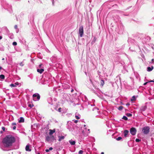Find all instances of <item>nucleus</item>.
Returning <instances> with one entry per match:
<instances>
[{
    "label": "nucleus",
    "instance_id": "1",
    "mask_svg": "<svg viewBox=\"0 0 154 154\" xmlns=\"http://www.w3.org/2000/svg\"><path fill=\"white\" fill-rule=\"evenodd\" d=\"M15 141V137L11 135L6 136L2 140V143L5 147H9L12 145Z\"/></svg>",
    "mask_w": 154,
    "mask_h": 154
},
{
    "label": "nucleus",
    "instance_id": "2",
    "mask_svg": "<svg viewBox=\"0 0 154 154\" xmlns=\"http://www.w3.org/2000/svg\"><path fill=\"white\" fill-rule=\"evenodd\" d=\"M45 140L46 141L48 142L51 143L53 142L54 140H55L56 139L54 138V137L53 135H50V136H47L46 137Z\"/></svg>",
    "mask_w": 154,
    "mask_h": 154
},
{
    "label": "nucleus",
    "instance_id": "3",
    "mask_svg": "<svg viewBox=\"0 0 154 154\" xmlns=\"http://www.w3.org/2000/svg\"><path fill=\"white\" fill-rule=\"evenodd\" d=\"M149 128L148 126H145L143 127L142 129V131L144 134L146 135L149 132Z\"/></svg>",
    "mask_w": 154,
    "mask_h": 154
},
{
    "label": "nucleus",
    "instance_id": "4",
    "mask_svg": "<svg viewBox=\"0 0 154 154\" xmlns=\"http://www.w3.org/2000/svg\"><path fill=\"white\" fill-rule=\"evenodd\" d=\"M32 97L34 101H37L40 99V96L38 93H35L33 95Z\"/></svg>",
    "mask_w": 154,
    "mask_h": 154
},
{
    "label": "nucleus",
    "instance_id": "5",
    "mask_svg": "<svg viewBox=\"0 0 154 154\" xmlns=\"http://www.w3.org/2000/svg\"><path fill=\"white\" fill-rule=\"evenodd\" d=\"M79 32L80 37H82L84 33L83 27V26H81L79 27Z\"/></svg>",
    "mask_w": 154,
    "mask_h": 154
},
{
    "label": "nucleus",
    "instance_id": "6",
    "mask_svg": "<svg viewBox=\"0 0 154 154\" xmlns=\"http://www.w3.org/2000/svg\"><path fill=\"white\" fill-rule=\"evenodd\" d=\"M130 132L132 135H135L136 134L137 130L135 128H132L130 129Z\"/></svg>",
    "mask_w": 154,
    "mask_h": 154
},
{
    "label": "nucleus",
    "instance_id": "7",
    "mask_svg": "<svg viewBox=\"0 0 154 154\" xmlns=\"http://www.w3.org/2000/svg\"><path fill=\"white\" fill-rule=\"evenodd\" d=\"M147 108V106L146 105H144L142 106L140 108V110L142 111H145Z\"/></svg>",
    "mask_w": 154,
    "mask_h": 154
},
{
    "label": "nucleus",
    "instance_id": "8",
    "mask_svg": "<svg viewBox=\"0 0 154 154\" xmlns=\"http://www.w3.org/2000/svg\"><path fill=\"white\" fill-rule=\"evenodd\" d=\"M49 134L50 135H52L54 133H55V129H54L53 130L51 129H50L49 130Z\"/></svg>",
    "mask_w": 154,
    "mask_h": 154
},
{
    "label": "nucleus",
    "instance_id": "9",
    "mask_svg": "<svg viewBox=\"0 0 154 154\" xmlns=\"http://www.w3.org/2000/svg\"><path fill=\"white\" fill-rule=\"evenodd\" d=\"M48 102L51 105H53V103H52V100L51 97H49L47 99Z\"/></svg>",
    "mask_w": 154,
    "mask_h": 154
},
{
    "label": "nucleus",
    "instance_id": "10",
    "mask_svg": "<svg viewBox=\"0 0 154 154\" xmlns=\"http://www.w3.org/2000/svg\"><path fill=\"white\" fill-rule=\"evenodd\" d=\"M18 83L17 82H16L14 84H11L10 86L11 87H15L17 86V85H18Z\"/></svg>",
    "mask_w": 154,
    "mask_h": 154
},
{
    "label": "nucleus",
    "instance_id": "11",
    "mask_svg": "<svg viewBox=\"0 0 154 154\" xmlns=\"http://www.w3.org/2000/svg\"><path fill=\"white\" fill-rule=\"evenodd\" d=\"M129 133V131L128 130H125L124 131V136L125 137H126Z\"/></svg>",
    "mask_w": 154,
    "mask_h": 154
},
{
    "label": "nucleus",
    "instance_id": "12",
    "mask_svg": "<svg viewBox=\"0 0 154 154\" xmlns=\"http://www.w3.org/2000/svg\"><path fill=\"white\" fill-rule=\"evenodd\" d=\"M24 119L23 118L21 117L18 120L19 123L23 122H24Z\"/></svg>",
    "mask_w": 154,
    "mask_h": 154
},
{
    "label": "nucleus",
    "instance_id": "13",
    "mask_svg": "<svg viewBox=\"0 0 154 154\" xmlns=\"http://www.w3.org/2000/svg\"><path fill=\"white\" fill-rule=\"evenodd\" d=\"M44 69L43 68L41 69H38L37 71L40 73H42L44 71Z\"/></svg>",
    "mask_w": 154,
    "mask_h": 154
},
{
    "label": "nucleus",
    "instance_id": "14",
    "mask_svg": "<svg viewBox=\"0 0 154 154\" xmlns=\"http://www.w3.org/2000/svg\"><path fill=\"white\" fill-rule=\"evenodd\" d=\"M58 137L59 138L58 140L59 141H60L62 140H63L65 138V137L63 136H58Z\"/></svg>",
    "mask_w": 154,
    "mask_h": 154
},
{
    "label": "nucleus",
    "instance_id": "15",
    "mask_svg": "<svg viewBox=\"0 0 154 154\" xmlns=\"http://www.w3.org/2000/svg\"><path fill=\"white\" fill-rule=\"evenodd\" d=\"M25 149L26 151H31V149H29V146L28 145L26 146Z\"/></svg>",
    "mask_w": 154,
    "mask_h": 154
},
{
    "label": "nucleus",
    "instance_id": "16",
    "mask_svg": "<svg viewBox=\"0 0 154 154\" xmlns=\"http://www.w3.org/2000/svg\"><path fill=\"white\" fill-rule=\"evenodd\" d=\"M69 142L71 145H74L75 144V142L72 140H71L69 141Z\"/></svg>",
    "mask_w": 154,
    "mask_h": 154
},
{
    "label": "nucleus",
    "instance_id": "17",
    "mask_svg": "<svg viewBox=\"0 0 154 154\" xmlns=\"http://www.w3.org/2000/svg\"><path fill=\"white\" fill-rule=\"evenodd\" d=\"M153 69V67L152 66L151 67H148L147 68V71L148 72L151 71Z\"/></svg>",
    "mask_w": 154,
    "mask_h": 154
},
{
    "label": "nucleus",
    "instance_id": "18",
    "mask_svg": "<svg viewBox=\"0 0 154 154\" xmlns=\"http://www.w3.org/2000/svg\"><path fill=\"white\" fill-rule=\"evenodd\" d=\"M104 80L103 79H101V81H100V86L101 87H103V85H104Z\"/></svg>",
    "mask_w": 154,
    "mask_h": 154
},
{
    "label": "nucleus",
    "instance_id": "19",
    "mask_svg": "<svg viewBox=\"0 0 154 154\" xmlns=\"http://www.w3.org/2000/svg\"><path fill=\"white\" fill-rule=\"evenodd\" d=\"M136 100V97H135V96H133L132 97V98H131V101H135V100Z\"/></svg>",
    "mask_w": 154,
    "mask_h": 154
},
{
    "label": "nucleus",
    "instance_id": "20",
    "mask_svg": "<svg viewBox=\"0 0 154 154\" xmlns=\"http://www.w3.org/2000/svg\"><path fill=\"white\" fill-rule=\"evenodd\" d=\"M5 78V77L4 75H0V78L2 79H4Z\"/></svg>",
    "mask_w": 154,
    "mask_h": 154
},
{
    "label": "nucleus",
    "instance_id": "21",
    "mask_svg": "<svg viewBox=\"0 0 154 154\" xmlns=\"http://www.w3.org/2000/svg\"><path fill=\"white\" fill-rule=\"evenodd\" d=\"M126 115L128 117H131L132 116V114L130 113H127L126 114Z\"/></svg>",
    "mask_w": 154,
    "mask_h": 154
},
{
    "label": "nucleus",
    "instance_id": "22",
    "mask_svg": "<svg viewBox=\"0 0 154 154\" xmlns=\"http://www.w3.org/2000/svg\"><path fill=\"white\" fill-rule=\"evenodd\" d=\"M86 126L85 125H84V130L83 131V133H84V132H85V131L87 130V128L86 127Z\"/></svg>",
    "mask_w": 154,
    "mask_h": 154
},
{
    "label": "nucleus",
    "instance_id": "23",
    "mask_svg": "<svg viewBox=\"0 0 154 154\" xmlns=\"http://www.w3.org/2000/svg\"><path fill=\"white\" fill-rule=\"evenodd\" d=\"M122 119L125 120H127L128 119V118L125 116H124L122 118Z\"/></svg>",
    "mask_w": 154,
    "mask_h": 154
},
{
    "label": "nucleus",
    "instance_id": "24",
    "mask_svg": "<svg viewBox=\"0 0 154 154\" xmlns=\"http://www.w3.org/2000/svg\"><path fill=\"white\" fill-rule=\"evenodd\" d=\"M123 108V107L122 106H120L118 107V109L119 110H121Z\"/></svg>",
    "mask_w": 154,
    "mask_h": 154
},
{
    "label": "nucleus",
    "instance_id": "25",
    "mask_svg": "<svg viewBox=\"0 0 154 154\" xmlns=\"http://www.w3.org/2000/svg\"><path fill=\"white\" fill-rule=\"evenodd\" d=\"M90 129H87L86 131H85V132H86L87 134H88L90 132Z\"/></svg>",
    "mask_w": 154,
    "mask_h": 154
},
{
    "label": "nucleus",
    "instance_id": "26",
    "mask_svg": "<svg viewBox=\"0 0 154 154\" xmlns=\"http://www.w3.org/2000/svg\"><path fill=\"white\" fill-rule=\"evenodd\" d=\"M122 139V137H119L116 138V140L119 141Z\"/></svg>",
    "mask_w": 154,
    "mask_h": 154
},
{
    "label": "nucleus",
    "instance_id": "27",
    "mask_svg": "<svg viewBox=\"0 0 154 154\" xmlns=\"http://www.w3.org/2000/svg\"><path fill=\"white\" fill-rule=\"evenodd\" d=\"M83 153V151L82 150H80L79 152V154H82Z\"/></svg>",
    "mask_w": 154,
    "mask_h": 154
},
{
    "label": "nucleus",
    "instance_id": "28",
    "mask_svg": "<svg viewBox=\"0 0 154 154\" xmlns=\"http://www.w3.org/2000/svg\"><path fill=\"white\" fill-rule=\"evenodd\" d=\"M141 141V140L140 139H139L137 138L135 140V141L136 142H139Z\"/></svg>",
    "mask_w": 154,
    "mask_h": 154
},
{
    "label": "nucleus",
    "instance_id": "29",
    "mask_svg": "<svg viewBox=\"0 0 154 154\" xmlns=\"http://www.w3.org/2000/svg\"><path fill=\"white\" fill-rule=\"evenodd\" d=\"M12 44L13 45L15 46L17 45V43L16 42H14Z\"/></svg>",
    "mask_w": 154,
    "mask_h": 154
},
{
    "label": "nucleus",
    "instance_id": "30",
    "mask_svg": "<svg viewBox=\"0 0 154 154\" xmlns=\"http://www.w3.org/2000/svg\"><path fill=\"white\" fill-rule=\"evenodd\" d=\"M19 64L20 66H23L24 65V64L23 63V62H21Z\"/></svg>",
    "mask_w": 154,
    "mask_h": 154
},
{
    "label": "nucleus",
    "instance_id": "31",
    "mask_svg": "<svg viewBox=\"0 0 154 154\" xmlns=\"http://www.w3.org/2000/svg\"><path fill=\"white\" fill-rule=\"evenodd\" d=\"M75 117L77 119H80V117H79V116H75Z\"/></svg>",
    "mask_w": 154,
    "mask_h": 154
},
{
    "label": "nucleus",
    "instance_id": "32",
    "mask_svg": "<svg viewBox=\"0 0 154 154\" xmlns=\"http://www.w3.org/2000/svg\"><path fill=\"white\" fill-rule=\"evenodd\" d=\"M2 129L3 130V131H5V128L4 127H2Z\"/></svg>",
    "mask_w": 154,
    "mask_h": 154
},
{
    "label": "nucleus",
    "instance_id": "33",
    "mask_svg": "<svg viewBox=\"0 0 154 154\" xmlns=\"http://www.w3.org/2000/svg\"><path fill=\"white\" fill-rule=\"evenodd\" d=\"M150 63H154V59H152V60L150 62Z\"/></svg>",
    "mask_w": 154,
    "mask_h": 154
},
{
    "label": "nucleus",
    "instance_id": "34",
    "mask_svg": "<svg viewBox=\"0 0 154 154\" xmlns=\"http://www.w3.org/2000/svg\"><path fill=\"white\" fill-rule=\"evenodd\" d=\"M12 125L15 126L16 125V124L15 122H14V123H12Z\"/></svg>",
    "mask_w": 154,
    "mask_h": 154
},
{
    "label": "nucleus",
    "instance_id": "35",
    "mask_svg": "<svg viewBox=\"0 0 154 154\" xmlns=\"http://www.w3.org/2000/svg\"><path fill=\"white\" fill-rule=\"evenodd\" d=\"M53 149V148L51 147L50 148H49V149H48V150H49V151L50 150H51Z\"/></svg>",
    "mask_w": 154,
    "mask_h": 154
},
{
    "label": "nucleus",
    "instance_id": "36",
    "mask_svg": "<svg viewBox=\"0 0 154 154\" xmlns=\"http://www.w3.org/2000/svg\"><path fill=\"white\" fill-rule=\"evenodd\" d=\"M61 108H59V109H58V111L59 112H61Z\"/></svg>",
    "mask_w": 154,
    "mask_h": 154
},
{
    "label": "nucleus",
    "instance_id": "37",
    "mask_svg": "<svg viewBox=\"0 0 154 154\" xmlns=\"http://www.w3.org/2000/svg\"><path fill=\"white\" fill-rule=\"evenodd\" d=\"M16 128V127L15 126H14L13 127V128L14 130H15Z\"/></svg>",
    "mask_w": 154,
    "mask_h": 154
},
{
    "label": "nucleus",
    "instance_id": "38",
    "mask_svg": "<svg viewBox=\"0 0 154 154\" xmlns=\"http://www.w3.org/2000/svg\"><path fill=\"white\" fill-rule=\"evenodd\" d=\"M28 106L29 107H30L31 108L32 107V105L31 104H29V105H28Z\"/></svg>",
    "mask_w": 154,
    "mask_h": 154
},
{
    "label": "nucleus",
    "instance_id": "39",
    "mask_svg": "<svg viewBox=\"0 0 154 154\" xmlns=\"http://www.w3.org/2000/svg\"><path fill=\"white\" fill-rule=\"evenodd\" d=\"M17 25H15V26H14V28L16 29H17Z\"/></svg>",
    "mask_w": 154,
    "mask_h": 154
},
{
    "label": "nucleus",
    "instance_id": "40",
    "mask_svg": "<svg viewBox=\"0 0 154 154\" xmlns=\"http://www.w3.org/2000/svg\"><path fill=\"white\" fill-rule=\"evenodd\" d=\"M126 105L127 106H128L130 105V104L129 103H127L126 104Z\"/></svg>",
    "mask_w": 154,
    "mask_h": 154
},
{
    "label": "nucleus",
    "instance_id": "41",
    "mask_svg": "<svg viewBox=\"0 0 154 154\" xmlns=\"http://www.w3.org/2000/svg\"><path fill=\"white\" fill-rule=\"evenodd\" d=\"M78 122V120H75L74 121V122L75 123H76Z\"/></svg>",
    "mask_w": 154,
    "mask_h": 154
},
{
    "label": "nucleus",
    "instance_id": "42",
    "mask_svg": "<svg viewBox=\"0 0 154 154\" xmlns=\"http://www.w3.org/2000/svg\"><path fill=\"white\" fill-rule=\"evenodd\" d=\"M45 151L47 152H48L49 151L48 149H46L45 150Z\"/></svg>",
    "mask_w": 154,
    "mask_h": 154
},
{
    "label": "nucleus",
    "instance_id": "43",
    "mask_svg": "<svg viewBox=\"0 0 154 154\" xmlns=\"http://www.w3.org/2000/svg\"><path fill=\"white\" fill-rule=\"evenodd\" d=\"M11 38H12L13 37V34H12L11 36Z\"/></svg>",
    "mask_w": 154,
    "mask_h": 154
},
{
    "label": "nucleus",
    "instance_id": "44",
    "mask_svg": "<svg viewBox=\"0 0 154 154\" xmlns=\"http://www.w3.org/2000/svg\"><path fill=\"white\" fill-rule=\"evenodd\" d=\"M74 91V90L73 89H72L71 90V92H72Z\"/></svg>",
    "mask_w": 154,
    "mask_h": 154
},
{
    "label": "nucleus",
    "instance_id": "45",
    "mask_svg": "<svg viewBox=\"0 0 154 154\" xmlns=\"http://www.w3.org/2000/svg\"><path fill=\"white\" fill-rule=\"evenodd\" d=\"M2 69V67H1V66H0V70H1V69ZM1 71V70H0V72Z\"/></svg>",
    "mask_w": 154,
    "mask_h": 154
},
{
    "label": "nucleus",
    "instance_id": "46",
    "mask_svg": "<svg viewBox=\"0 0 154 154\" xmlns=\"http://www.w3.org/2000/svg\"><path fill=\"white\" fill-rule=\"evenodd\" d=\"M42 65V64H40L39 65V66L40 67H41V66Z\"/></svg>",
    "mask_w": 154,
    "mask_h": 154
},
{
    "label": "nucleus",
    "instance_id": "47",
    "mask_svg": "<svg viewBox=\"0 0 154 154\" xmlns=\"http://www.w3.org/2000/svg\"><path fill=\"white\" fill-rule=\"evenodd\" d=\"M150 82H154V79L152 81H151Z\"/></svg>",
    "mask_w": 154,
    "mask_h": 154
},
{
    "label": "nucleus",
    "instance_id": "48",
    "mask_svg": "<svg viewBox=\"0 0 154 154\" xmlns=\"http://www.w3.org/2000/svg\"><path fill=\"white\" fill-rule=\"evenodd\" d=\"M16 32L17 33L18 32V29H17Z\"/></svg>",
    "mask_w": 154,
    "mask_h": 154
},
{
    "label": "nucleus",
    "instance_id": "49",
    "mask_svg": "<svg viewBox=\"0 0 154 154\" xmlns=\"http://www.w3.org/2000/svg\"><path fill=\"white\" fill-rule=\"evenodd\" d=\"M147 83V82H146V83H144V85H146V84Z\"/></svg>",
    "mask_w": 154,
    "mask_h": 154
},
{
    "label": "nucleus",
    "instance_id": "50",
    "mask_svg": "<svg viewBox=\"0 0 154 154\" xmlns=\"http://www.w3.org/2000/svg\"><path fill=\"white\" fill-rule=\"evenodd\" d=\"M2 38V37L1 36H0V39H1Z\"/></svg>",
    "mask_w": 154,
    "mask_h": 154
},
{
    "label": "nucleus",
    "instance_id": "51",
    "mask_svg": "<svg viewBox=\"0 0 154 154\" xmlns=\"http://www.w3.org/2000/svg\"><path fill=\"white\" fill-rule=\"evenodd\" d=\"M101 154H104V152H101Z\"/></svg>",
    "mask_w": 154,
    "mask_h": 154
},
{
    "label": "nucleus",
    "instance_id": "52",
    "mask_svg": "<svg viewBox=\"0 0 154 154\" xmlns=\"http://www.w3.org/2000/svg\"><path fill=\"white\" fill-rule=\"evenodd\" d=\"M5 60V59L4 58H3L2 59V60Z\"/></svg>",
    "mask_w": 154,
    "mask_h": 154
},
{
    "label": "nucleus",
    "instance_id": "53",
    "mask_svg": "<svg viewBox=\"0 0 154 154\" xmlns=\"http://www.w3.org/2000/svg\"><path fill=\"white\" fill-rule=\"evenodd\" d=\"M0 132H1V133H2V131H0Z\"/></svg>",
    "mask_w": 154,
    "mask_h": 154
},
{
    "label": "nucleus",
    "instance_id": "54",
    "mask_svg": "<svg viewBox=\"0 0 154 154\" xmlns=\"http://www.w3.org/2000/svg\"><path fill=\"white\" fill-rule=\"evenodd\" d=\"M52 2L53 4H54V2H53V1H52Z\"/></svg>",
    "mask_w": 154,
    "mask_h": 154
},
{
    "label": "nucleus",
    "instance_id": "55",
    "mask_svg": "<svg viewBox=\"0 0 154 154\" xmlns=\"http://www.w3.org/2000/svg\"><path fill=\"white\" fill-rule=\"evenodd\" d=\"M64 95H65V96H66V95H66V94H64Z\"/></svg>",
    "mask_w": 154,
    "mask_h": 154
},
{
    "label": "nucleus",
    "instance_id": "56",
    "mask_svg": "<svg viewBox=\"0 0 154 154\" xmlns=\"http://www.w3.org/2000/svg\"><path fill=\"white\" fill-rule=\"evenodd\" d=\"M2 149L4 150H5V149H3L2 148Z\"/></svg>",
    "mask_w": 154,
    "mask_h": 154
},
{
    "label": "nucleus",
    "instance_id": "57",
    "mask_svg": "<svg viewBox=\"0 0 154 154\" xmlns=\"http://www.w3.org/2000/svg\"><path fill=\"white\" fill-rule=\"evenodd\" d=\"M38 154H40L39 153H38Z\"/></svg>",
    "mask_w": 154,
    "mask_h": 154
}]
</instances>
